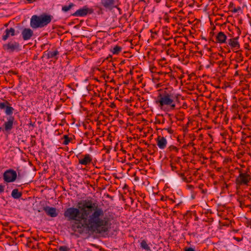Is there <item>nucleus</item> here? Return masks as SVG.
Here are the masks:
<instances>
[{"instance_id": "obj_1", "label": "nucleus", "mask_w": 251, "mask_h": 251, "mask_svg": "<svg viewBox=\"0 0 251 251\" xmlns=\"http://www.w3.org/2000/svg\"><path fill=\"white\" fill-rule=\"evenodd\" d=\"M77 208H67L64 216L68 221L75 222L72 226L75 232L82 233L83 228L97 233H105L111 228L110 218L104 216V212L97 202L85 200L79 201Z\"/></svg>"}, {"instance_id": "obj_2", "label": "nucleus", "mask_w": 251, "mask_h": 251, "mask_svg": "<svg viewBox=\"0 0 251 251\" xmlns=\"http://www.w3.org/2000/svg\"><path fill=\"white\" fill-rule=\"evenodd\" d=\"M177 99V96L173 92L164 91L159 93L155 100V103L161 109L168 107L170 110H174L176 107L175 100Z\"/></svg>"}, {"instance_id": "obj_3", "label": "nucleus", "mask_w": 251, "mask_h": 251, "mask_svg": "<svg viewBox=\"0 0 251 251\" xmlns=\"http://www.w3.org/2000/svg\"><path fill=\"white\" fill-rule=\"evenodd\" d=\"M52 19V16L50 15H33L30 20V26L33 28L43 27L50 23Z\"/></svg>"}, {"instance_id": "obj_4", "label": "nucleus", "mask_w": 251, "mask_h": 251, "mask_svg": "<svg viewBox=\"0 0 251 251\" xmlns=\"http://www.w3.org/2000/svg\"><path fill=\"white\" fill-rule=\"evenodd\" d=\"M239 176L236 177L235 183L239 186L249 185L251 180V174L250 173L249 169L246 171H243L241 169L239 170Z\"/></svg>"}, {"instance_id": "obj_5", "label": "nucleus", "mask_w": 251, "mask_h": 251, "mask_svg": "<svg viewBox=\"0 0 251 251\" xmlns=\"http://www.w3.org/2000/svg\"><path fill=\"white\" fill-rule=\"evenodd\" d=\"M3 179L5 182L9 183L14 182L17 178V173L12 169H8L3 173Z\"/></svg>"}, {"instance_id": "obj_6", "label": "nucleus", "mask_w": 251, "mask_h": 251, "mask_svg": "<svg viewBox=\"0 0 251 251\" xmlns=\"http://www.w3.org/2000/svg\"><path fill=\"white\" fill-rule=\"evenodd\" d=\"M100 3L104 8L109 10L117 8L119 5L118 0H100Z\"/></svg>"}, {"instance_id": "obj_7", "label": "nucleus", "mask_w": 251, "mask_h": 251, "mask_svg": "<svg viewBox=\"0 0 251 251\" xmlns=\"http://www.w3.org/2000/svg\"><path fill=\"white\" fill-rule=\"evenodd\" d=\"M20 45L15 41H10L7 44L3 45V48L5 50L9 52H13L19 50Z\"/></svg>"}, {"instance_id": "obj_8", "label": "nucleus", "mask_w": 251, "mask_h": 251, "mask_svg": "<svg viewBox=\"0 0 251 251\" xmlns=\"http://www.w3.org/2000/svg\"><path fill=\"white\" fill-rule=\"evenodd\" d=\"M92 12V11L91 9L86 6H84L76 10L72 14V16L75 17H83L86 16L88 13H91Z\"/></svg>"}, {"instance_id": "obj_9", "label": "nucleus", "mask_w": 251, "mask_h": 251, "mask_svg": "<svg viewBox=\"0 0 251 251\" xmlns=\"http://www.w3.org/2000/svg\"><path fill=\"white\" fill-rule=\"evenodd\" d=\"M44 211L46 214L52 218L56 217L58 215V212L56 209L54 207L50 206H46L43 208Z\"/></svg>"}, {"instance_id": "obj_10", "label": "nucleus", "mask_w": 251, "mask_h": 251, "mask_svg": "<svg viewBox=\"0 0 251 251\" xmlns=\"http://www.w3.org/2000/svg\"><path fill=\"white\" fill-rule=\"evenodd\" d=\"M156 143L158 148L163 150L166 147L167 141L165 137L159 136L156 139Z\"/></svg>"}, {"instance_id": "obj_11", "label": "nucleus", "mask_w": 251, "mask_h": 251, "mask_svg": "<svg viewBox=\"0 0 251 251\" xmlns=\"http://www.w3.org/2000/svg\"><path fill=\"white\" fill-rule=\"evenodd\" d=\"M14 118L13 116H10L7 118V121L5 122L3 126L6 131H10L13 128Z\"/></svg>"}, {"instance_id": "obj_12", "label": "nucleus", "mask_w": 251, "mask_h": 251, "mask_svg": "<svg viewBox=\"0 0 251 251\" xmlns=\"http://www.w3.org/2000/svg\"><path fill=\"white\" fill-rule=\"evenodd\" d=\"M33 31L30 28H25L22 32L23 38L24 40L29 39L33 35Z\"/></svg>"}, {"instance_id": "obj_13", "label": "nucleus", "mask_w": 251, "mask_h": 251, "mask_svg": "<svg viewBox=\"0 0 251 251\" xmlns=\"http://www.w3.org/2000/svg\"><path fill=\"white\" fill-rule=\"evenodd\" d=\"M92 161V158L89 154H86L84 156V158L79 159L78 160L79 164L87 165H89Z\"/></svg>"}, {"instance_id": "obj_14", "label": "nucleus", "mask_w": 251, "mask_h": 251, "mask_svg": "<svg viewBox=\"0 0 251 251\" xmlns=\"http://www.w3.org/2000/svg\"><path fill=\"white\" fill-rule=\"evenodd\" d=\"M228 43L231 48L238 49L240 48L239 43L238 41V38H231L228 40Z\"/></svg>"}, {"instance_id": "obj_15", "label": "nucleus", "mask_w": 251, "mask_h": 251, "mask_svg": "<svg viewBox=\"0 0 251 251\" xmlns=\"http://www.w3.org/2000/svg\"><path fill=\"white\" fill-rule=\"evenodd\" d=\"M217 41L219 43H224L226 39V36L223 32H220L216 36Z\"/></svg>"}, {"instance_id": "obj_16", "label": "nucleus", "mask_w": 251, "mask_h": 251, "mask_svg": "<svg viewBox=\"0 0 251 251\" xmlns=\"http://www.w3.org/2000/svg\"><path fill=\"white\" fill-rule=\"evenodd\" d=\"M22 193L19 192L18 189H14L12 190L11 193V196L15 199H19L21 197Z\"/></svg>"}, {"instance_id": "obj_17", "label": "nucleus", "mask_w": 251, "mask_h": 251, "mask_svg": "<svg viewBox=\"0 0 251 251\" xmlns=\"http://www.w3.org/2000/svg\"><path fill=\"white\" fill-rule=\"evenodd\" d=\"M140 246L143 249H144L147 251H151L150 247L147 244V242L145 240H142L141 241Z\"/></svg>"}, {"instance_id": "obj_18", "label": "nucleus", "mask_w": 251, "mask_h": 251, "mask_svg": "<svg viewBox=\"0 0 251 251\" xmlns=\"http://www.w3.org/2000/svg\"><path fill=\"white\" fill-rule=\"evenodd\" d=\"M58 51L57 50L53 51H49L48 52L47 55L48 58H52L58 54Z\"/></svg>"}, {"instance_id": "obj_19", "label": "nucleus", "mask_w": 251, "mask_h": 251, "mask_svg": "<svg viewBox=\"0 0 251 251\" xmlns=\"http://www.w3.org/2000/svg\"><path fill=\"white\" fill-rule=\"evenodd\" d=\"M122 48L121 47L116 46L111 51L113 54H118L122 51Z\"/></svg>"}, {"instance_id": "obj_20", "label": "nucleus", "mask_w": 251, "mask_h": 251, "mask_svg": "<svg viewBox=\"0 0 251 251\" xmlns=\"http://www.w3.org/2000/svg\"><path fill=\"white\" fill-rule=\"evenodd\" d=\"M74 6V3H70V4L68 6H67V5L63 6L62 8V10L64 12H67L69 10H70Z\"/></svg>"}, {"instance_id": "obj_21", "label": "nucleus", "mask_w": 251, "mask_h": 251, "mask_svg": "<svg viewBox=\"0 0 251 251\" xmlns=\"http://www.w3.org/2000/svg\"><path fill=\"white\" fill-rule=\"evenodd\" d=\"M13 110L14 108L12 107L7 106L5 108V112L7 115H10L13 113Z\"/></svg>"}, {"instance_id": "obj_22", "label": "nucleus", "mask_w": 251, "mask_h": 251, "mask_svg": "<svg viewBox=\"0 0 251 251\" xmlns=\"http://www.w3.org/2000/svg\"><path fill=\"white\" fill-rule=\"evenodd\" d=\"M63 138L64 139V141H63V144L65 145H68L71 141V139L67 135H64Z\"/></svg>"}, {"instance_id": "obj_23", "label": "nucleus", "mask_w": 251, "mask_h": 251, "mask_svg": "<svg viewBox=\"0 0 251 251\" xmlns=\"http://www.w3.org/2000/svg\"><path fill=\"white\" fill-rule=\"evenodd\" d=\"M6 30L8 31L10 35L14 36L15 35V29L13 28H7Z\"/></svg>"}, {"instance_id": "obj_24", "label": "nucleus", "mask_w": 251, "mask_h": 251, "mask_svg": "<svg viewBox=\"0 0 251 251\" xmlns=\"http://www.w3.org/2000/svg\"><path fill=\"white\" fill-rule=\"evenodd\" d=\"M168 150L169 151H175L176 152H177L178 150V149L175 146L171 145L168 148Z\"/></svg>"}, {"instance_id": "obj_25", "label": "nucleus", "mask_w": 251, "mask_h": 251, "mask_svg": "<svg viewBox=\"0 0 251 251\" xmlns=\"http://www.w3.org/2000/svg\"><path fill=\"white\" fill-rule=\"evenodd\" d=\"M69 249L66 246H60L58 248V251H69Z\"/></svg>"}, {"instance_id": "obj_26", "label": "nucleus", "mask_w": 251, "mask_h": 251, "mask_svg": "<svg viewBox=\"0 0 251 251\" xmlns=\"http://www.w3.org/2000/svg\"><path fill=\"white\" fill-rule=\"evenodd\" d=\"M9 104L7 101L4 102H0V109H5L6 107L7 106L6 104Z\"/></svg>"}, {"instance_id": "obj_27", "label": "nucleus", "mask_w": 251, "mask_h": 251, "mask_svg": "<svg viewBox=\"0 0 251 251\" xmlns=\"http://www.w3.org/2000/svg\"><path fill=\"white\" fill-rule=\"evenodd\" d=\"M5 34L3 35L2 37V40L4 41L6 40L10 36V34H9L8 31H7L6 30L5 31Z\"/></svg>"}, {"instance_id": "obj_28", "label": "nucleus", "mask_w": 251, "mask_h": 251, "mask_svg": "<svg viewBox=\"0 0 251 251\" xmlns=\"http://www.w3.org/2000/svg\"><path fill=\"white\" fill-rule=\"evenodd\" d=\"M163 130H167L170 134H173L174 132V130L171 128H164Z\"/></svg>"}, {"instance_id": "obj_29", "label": "nucleus", "mask_w": 251, "mask_h": 251, "mask_svg": "<svg viewBox=\"0 0 251 251\" xmlns=\"http://www.w3.org/2000/svg\"><path fill=\"white\" fill-rule=\"evenodd\" d=\"M4 190V186L2 185H0V193H2Z\"/></svg>"}, {"instance_id": "obj_30", "label": "nucleus", "mask_w": 251, "mask_h": 251, "mask_svg": "<svg viewBox=\"0 0 251 251\" xmlns=\"http://www.w3.org/2000/svg\"><path fill=\"white\" fill-rule=\"evenodd\" d=\"M184 251H195V250L192 248H186Z\"/></svg>"}, {"instance_id": "obj_31", "label": "nucleus", "mask_w": 251, "mask_h": 251, "mask_svg": "<svg viewBox=\"0 0 251 251\" xmlns=\"http://www.w3.org/2000/svg\"><path fill=\"white\" fill-rule=\"evenodd\" d=\"M187 187L190 190H193L194 189V186L192 185H188Z\"/></svg>"}, {"instance_id": "obj_32", "label": "nucleus", "mask_w": 251, "mask_h": 251, "mask_svg": "<svg viewBox=\"0 0 251 251\" xmlns=\"http://www.w3.org/2000/svg\"><path fill=\"white\" fill-rule=\"evenodd\" d=\"M233 238H234V239L236 240V241H237L238 242L242 240V239L238 238V237H234Z\"/></svg>"}, {"instance_id": "obj_33", "label": "nucleus", "mask_w": 251, "mask_h": 251, "mask_svg": "<svg viewBox=\"0 0 251 251\" xmlns=\"http://www.w3.org/2000/svg\"><path fill=\"white\" fill-rule=\"evenodd\" d=\"M110 107L112 108H114L116 107L115 104L113 102L111 103Z\"/></svg>"}, {"instance_id": "obj_34", "label": "nucleus", "mask_w": 251, "mask_h": 251, "mask_svg": "<svg viewBox=\"0 0 251 251\" xmlns=\"http://www.w3.org/2000/svg\"><path fill=\"white\" fill-rule=\"evenodd\" d=\"M240 9V8L239 7L238 9H236V8H234L233 10H232V12H234V13H236L238 10Z\"/></svg>"}, {"instance_id": "obj_35", "label": "nucleus", "mask_w": 251, "mask_h": 251, "mask_svg": "<svg viewBox=\"0 0 251 251\" xmlns=\"http://www.w3.org/2000/svg\"><path fill=\"white\" fill-rule=\"evenodd\" d=\"M240 205H241V207H243V206L246 207V205H245V203H244V202H240Z\"/></svg>"}, {"instance_id": "obj_36", "label": "nucleus", "mask_w": 251, "mask_h": 251, "mask_svg": "<svg viewBox=\"0 0 251 251\" xmlns=\"http://www.w3.org/2000/svg\"><path fill=\"white\" fill-rule=\"evenodd\" d=\"M171 168H172V170L173 171H175L176 168V166H174L173 165H171Z\"/></svg>"}, {"instance_id": "obj_37", "label": "nucleus", "mask_w": 251, "mask_h": 251, "mask_svg": "<svg viewBox=\"0 0 251 251\" xmlns=\"http://www.w3.org/2000/svg\"><path fill=\"white\" fill-rule=\"evenodd\" d=\"M246 207L250 208H251V204L246 205Z\"/></svg>"}, {"instance_id": "obj_38", "label": "nucleus", "mask_w": 251, "mask_h": 251, "mask_svg": "<svg viewBox=\"0 0 251 251\" xmlns=\"http://www.w3.org/2000/svg\"><path fill=\"white\" fill-rule=\"evenodd\" d=\"M155 1L156 3H159L161 0H155Z\"/></svg>"}, {"instance_id": "obj_39", "label": "nucleus", "mask_w": 251, "mask_h": 251, "mask_svg": "<svg viewBox=\"0 0 251 251\" xmlns=\"http://www.w3.org/2000/svg\"><path fill=\"white\" fill-rule=\"evenodd\" d=\"M165 120L163 119L162 123H164Z\"/></svg>"}, {"instance_id": "obj_40", "label": "nucleus", "mask_w": 251, "mask_h": 251, "mask_svg": "<svg viewBox=\"0 0 251 251\" xmlns=\"http://www.w3.org/2000/svg\"><path fill=\"white\" fill-rule=\"evenodd\" d=\"M1 127L0 126V131H1Z\"/></svg>"}, {"instance_id": "obj_41", "label": "nucleus", "mask_w": 251, "mask_h": 251, "mask_svg": "<svg viewBox=\"0 0 251 251\" xmlns=\"http://www.w3.org/2000/svg\"><path fill=\"white\" fill-rule=\"evenodd\" d=\"M140 1H145L144 0H140Z\"/></svg>"}]
</instances>
